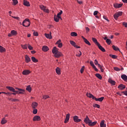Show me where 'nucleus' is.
Returning <instances> with one entry per match:
<instances>
[{
    "instance_id": "f257e3e1",
    "label": "nucleus",
    "mask_w": 127,
    "mask_h": 127,
    "mask_svg": "<svg viewBox=\"0 0 127 127\" xmlns=\"http://www.w3.org/2000/svg\"><path fill=\"white\" fill-rule=\"evenodd\" d=\"M84 122L85 123V124H88V126H90V127H93V126L96 125L97 123V121L92 122L91 120H90V119L89 118L88 116H86Z\"/></svg>"
},
{
    "instance_id": "f03ea898",
    "label": "nucleus",
    "mask_w": 127,
    "mask_h": 127,
    "mask_svg": "<svg viewBox=\"0 0 127 127\" xmlns=\"http://www.w3.org/2000/svg\"><path fill=\"white\" fill-rule=\"evenodd\" d=\"M20 24H22L23 26H24V27H28V26H30V21H29V19H25L21 23V22H19Z\"/></svg>"
},
{
    "instance_id": "7ed1b4c3",
    "label": "nucleus",
    "mask_w": 127,
    "mask_h": 127,
    "mask_svg": "<svg viewBox=\"0 0 127 127\" xmlns=\"http://www.w3.org/2000/svg\"><path fill=\"white\" fill-rule=\"evenodd\" d=\"M121 15H123V12L122 11H119L114 15V17L115 19L117 20L118 18H119V16H121Z\"/></svg>"
},
{
    "instance_id": "20e7f679",
    "label": "nucleus",
    "mask_w": 127,
    "mask_h": 127,
    "mask_svg": "<svg viewBox=\"0 0 127 127\" xmlns=\"http://www.w3.org/2000/svg\"><path fill=\"white\" fill-rule=\"evenodd\" d=\"M54 19L56 22H59V19H61V20H62V18H61V16H59L56 15H54Z\"/></svg>"
},
{
    "instance_id": "39448f33",
    "label": "nucleus",
    "mask_w": 127,
    "mask_h": 127,
    "mask_svg": "<svg viewBox=\"0 0 127 127\" xmlns=\"http://www.w3.org/2000/svg\"><path fill=\"white\" fill-rule=\"evenodd\" d=\"M73 121L75 123H80L82 120L79 119L78 116H75L73 117Z\"/></svg>"
},
{
    "instance_id": "423d86ee",
    "label": "nucleus",
    "mask_w": 127,
    "mask_h": 127,
    "mask_svg": "<svg viewBox=\"0 0 127 127\" xmlns=\"http://www.w3.org/2000/svg\"><path fill=\"white\" fill-rule=\"evenodd\" d=\"M18 91H16L15 93L17 94H21V95L24 94V92H25V90L24 89H22L21 88H20V89H18Z\"/></svg>"
},
{
    "instance_id": "0eeeda50",
    "label": "nucleus",
    "mask_w": 127,
    "mask_h": 127,
    "mask_svg": "<svg viewBox=\"0 0 127 127\" xmlns=\"http://www.w3.org/2000/svg\"><path fill=\"white\" fill-rule=\"evenodd\" d=\"M70 43L71 45H72V46H73L74 47H75V48H77V49L80 48V46L76 45V43H75V42L73 41H70Z\"/></svg>"
},
{
    "instance_id": "6e6552de",
    "label": "nucleus",
    "mask_w": 127,
    "mask_h": 127,
    "mask_svg": "<svg viewBox=\"0 0 127 127\" xmlns=\"http://www.w3.org/2000/svg\"><path fill=\"white\" fill-rule=\"evenodd\" d=\"M69 120H70V114H67L66 115V118L64 120V124H67V123H68V122H69Z\"/></svg>"
},
{
    "instance_id": "1a4fd4ad",
    "label": "nucleus",
    "mask_w": 127,
    "mask_h": 127,
    "mask_svg": "<svg viewBox=\"0 0 127 127\" xmlns=\"http://www.w3.org/2000/svg\"><path fill=\"white\" fill-rule=\"evenodd\" d=\"M40 120H41V119L38 116H35V117H34V118L33 119V121L34 122H36V121H38H38H40Z\"/></svg>"
},
{
    "instance_id": "9d476101",
    "label": "nucleus",
    "mask_w": 127,
    "mask_h": 127,
    "mask_svg": "<svg viewBox=\"0 0 127 127\" xmlns=\"http://www.w3.org/2000/svg\"><path fill=\"white\" fill-rule=\"evenodd\" d=\"M104 97H102L99 98L93 97V100H95V101H98V102H103V101H104Z\"/></svg>"
},
{
    "instance_id": "9b49d317",
    "label": "nucleus",
    "mask_w": 127,
    "mask_h": 127,
    "mask_svg": "<svg viewBox=\"0 0 127 127\" xmlns=\"http://www.w3.org/2000/svg\"><path fill=\"white\" fill-rule=\"evenodd\" d=\"M54 56L57 58H59V57H61V56H62V53L59 51L56 54L54 55Z\"/></svg>"
},
{
    "instance_id": "f8f14e48",
    "label": "nucleus",
    "mask_w": 127,
    "mask_h": 127,
    "mask_svg": "<svg viewBox=\"0 0 127 127\" xmlns=\"http://www.w3.org/2000/svg\"><path fill=\"white\" fill-rule=\"evenodd\" d=\"M42 49L44 52H47V51L49 50V48H48V47L47 46H43Z\"/></svg>"
},
{
    "instance_id": "ddd939ff",
    "label": "nucleus",
    "mask_w": 127,
    "mask_h": 127,
    "mask_svg": "<svg viewBox=\"0 0 127 127\" xmlns=\"http://www.w3.org/2000/svg\"><path fill=\"white\" fill-rule=\"evenodd\" d=\"M118 89L120 90H124V89H126V85L121 84L118 86Z\"/></svg>"
},
{
    "instance_id": "4468645a",
    "label": "nucleus",
    "mask_w": 127,
    "mask_h": 127,
    "mask_svg": "<svg viewBox=\"0 0 127 127\" xmlns=\"http://www.w3.org/2000/svg\"><path fill=\"white\" fill-rule=\"evenodd\" d=\"M38 106V103H37V102H33L31 105L32 109H36Z\"/></svg>"
},
{
    "instance_id": "2eb2a0df",
    "label": "nucleus",
    "mask_w": 127,
    "mask_h": 127,
    "mask_svg": "<svg viewBox=\"0 0 127 127\" xmlns=\"http://www.w3.org/2000/svg\"><path fill=\"white\" fill-rule=\"evenodd\" d=\"M45 36L46 38L49 39H52V36L51 35V32H50V34H45Z\"/></svg>"
},
{
    "instance_id": "dca6fc26",
    "label": "nucleus",
    "mask_w": 127,
    "mask_h": 127,
    "mask_svg": "<svg viewBox=\"0 0 127 127\" xmlns=\"http://www.w3.org/2000/svg\"><path fill=\"white\" fill-rule=\"evenodd\" d=\"M123 6V4H119V3H114V6L115 7V8H120V7H122Z\"/></svg>"
},
{
    "instance_id": "f3484780",
    "label": "nucleus",
    "mask_w": 127,
    "mask_h": 127,
    "mask_svg": "<svg viewBox=\"0 0 127 127\" xmlns=\"http://www.w3.org/2000/svg\"><path fill=\"white\" fill-rule=\"evenodd\" d=\"M22 74L23 75H29V74H30V71L29 70H24Z\"/></svg>"
},
{
    "instance_id": "a211bd4d",
    "label": "nucleus",
    "mask_w": 127,
    "mask_h": 127,
    "mask_svg": "<svg viewBox=\"0 0 127 127\" xmlns=\"http://www.w3.org/2000/svg\"><path fill=\"white\" fill-rule=\"evenodd\" d=\"M6 89H8V90H9V91H11V92H13L14 93H15V92H16L14 88L10 86H6Z\"/></svg>"
},
{
    "instance_id": "6ab92c4d",
    "label": "nucleus",
    "mask_w": 127,
    "mask_h": 127,
    "mask_svg": "<svg viewBox=\"0 0 127 127\" xmlns=\"http://www.w3.org/2000/svg\"><path fill=\"white\" fill-rule=\"evenodd\" d=\"M99 49H100V50H101L102 51V52H106V50H105V49L102 47V46H101V44H99L97 45Z\"/></svg>"
},
{
    "instance_id": "aec40b11",
    "label": "nucleus",
    "mask_w": 127,
    "mask_h": 127,
    "mask_svg": "<svg viewBox=\"0 0 127 127\" xmlns=\"http://www.w3.org/2000/svg\"><path fill=\"white\" fill-rule=\"evenodd\" d=\"M59 52L58 49H57V48H56V47H54L52 50V53L55 55V54H57V52Z\"/></svg>"
},
{
    "instance_id": "412c9836",
    "label": "nucleus",
    "mask_w": 127,
    "mask_h": 127,
    "mask_svg": "<svg viewBox=\"0 0 127 127\" xmlns=\"http://www.w3.org/2000/svg\"><path fill=\"white\" fill-rule=\"evenodd\" d=\"M25 62H26V63H28L30 62V61H31L30 58H29V57L27 55L25 56Z\"/></svg>"
},
{
    "instance_id": "4be33fe9",
    "label": "nucleus",
    "mask_w": 127,
    "mask_h": 127,
    "mask_svg": "<svg viewBox=\"0 0 127 127\" xmlns=\"http://www.w3.org/2000/svg\"><path fill=\"white\" fill-rule=\"evenodd\" d=\"M23 4L26 6H30V4H29V2H28L26 0H23Z\"/></svg>"
},
{
    "instance_id": "5701e85b",
    "label": "nucleus",
    "mask_w": 127,
    "mask_h": 127,
    "mask_svg": "<svg viewBox=\"0 0 127 127\" xmlns=\"http://www.w3.org/2000/svg\"><path fill=\"white\" fill-rule=\"evenodd\" d=\"M92 41L94 42V43H95V44H96V45H97V46L100 44V43L98 42L97 39L95 38H92Z\"/></svg>"
},
{
    "instance_id": "b1692460",
    "label": "nucleus",
    "mask_w": 127,
    "mask_h": 127,
    "mask_svg": "<svg viewBox=\"0 0 127 127\" xmlns=\"http://www.w3.org/2000/svg\"><path fill=\"white\" fill-rule=\"evenodd\" d=\"M121 78L124 80V81H125L126 82H127V76L126 74H123L121 75Z\"/></svg>"
},
{
    "instance_id": "393cba45",
    "label": "nucleus",
    "mask_w": 127,
    "mask_h": 127,
    "mask_svg": "<svg viewBox=\"0 0 127 127\" xmlns=\"http://www.w3.org/2000/svg\"><path fill=\"white\" fill-rule=\"evenodd\" d=\"M108 82H109V83H110V84H111V85H112L113 86H115V85H116V81H115L111 79H109L108 80Z\"/></svg>"
},
{
    "instance_id": "a878e982",
    "label": "nucleus",
    "mask_w": 127,
    "mask_h": 127,
    "mask_svg": "<svg viewBox=\"0 0 127 127\" xmlns=\"http://www.w3.org/2000/svg\"><path fill=\"white\" fill-rule=\"evenodd\" d=\"M56 72L58 73V75H60L61 74V70L59 67H57L56 69Z\"/></svg>"
},
{
    "instance_id": "bb28decb",
    "label": "nucleus",
    "mask_w": 127,
    "mask_h": 127,
    "mask_svg": "<svg viewBox=\"0 0 127 127\" xmlns=\"http://www.w3.org/2000/svg\"><path fill=\"white\" fill-rule=\"evenodd\" d=\"M86 96L87 97H88V98H92V99H93V100H94L93 98H95V96H94V95H93L91 93H87L86 94Z\"/></svg>"
},
{
    "instance_id": "cd10ccee",
    "label": "nucleus",
    "mask_w": 127,
    "mask_h": 127,
    "mask_svg": "<svg viewBox=\"0 0 127 127\" xmlns=\"http://www.w3.org/2000/svg\"><path fill=\"white\" fill-rule=\"evenodd\" d=\"M6 123H7V121L5 120V118H3L1 121V125H4V124H6Z\"/></svg>"
},
{
    "instance_id": "c85d7f7f",
    "label": "nucleus",
    "mask_w": 127,
    "mask_h": 127,
    "mask_svg": "<svg viewBox=\"0 0 127 127\" xmlns=\"http://www.w3.org/2000/svg\"><path fill=\"white\" fill-rule=\"evenodd\" d=\"M31 60L33 61V62H34L35 63L38 62V60H37V59H36V58H35V57H32Z\"/></svg>"
},
{
    "instance_id": "c756f323",
    "label": "nucleus",
    "mask_w": 127,
    "mask_h": 127,
    "mask_svg": "<svg viewBox=\"0 0 127 127\" xmlns=\"http://www.w3.org/2000/svg\"><path fill=\"white\" fill-rule=\"evenodd\" d=\"M105 121H102L100 123V127H106V124H105Z\"/></svg>"
},
{
    "instance_id": "7c9ffc66",
    "label": "nucleus",
    "mask_w": 127,
    "mask_h": 127,
    "mask_svg": "<svg viewBox=\"0 0 127 127\" xmlns=\"http://www.w3.org/2000/svg\"><path fill=\"white\" fill-rule=\"evenodd\" d=\"M95 76L96 77H97V78L99 79V80H102V75H101V74H100L99 73H96L95 74Z\"/></svg>"
},
{
    "instance_id": "2f4dec72",
    "label": "nucleus",
    "mask_w": 127,
    "mask_h": 127,
    "mask_svg": "<svg viewBox=\"0 0 127 127\" xmlns=\"http://www.w3.org/2000/svg\"><path fill=\"white\" fill-rule=\"evenodd\" d=\"M112 48H113L114 50H115V51H120V49L118 47H116L115 46L113 45Z\"/></svg>"
},
{
    "instance_id": "473e14b6",
    "label": "nucleus",
    "mask_w": 127,
    "mask_h": 127,
    "mask_svg": "<svg viewBox=\"0 0 127 127\" xmlns=\"http://www.w3.org/2000/svg\"><path fill=\"white\" fill-rule=\"evenodd\" d=\"M5 49L1 47V46H0V52L3 53V52H5Z\"/></svg>"
},
{
    "instance_id": "72a5a7b5",
    "label": "nucleus",
    "mask_w": 127,
    "mask_h": 127,
    "mask_svg": "<svg viewBox=\"0 0 127 127\" xmlns=\"http://www.w3.org/2000/svg\"><path fill=\"white\" fill-rule=\"evenodd\" d=\"M70 35L71 36L75 37V36H77L78 34H77V33L75 32H72L70 33Z\"/></svg>"
},
{
    "instance_id": "f704fd0d",
    "label": "nucleus",
    "mask_w": 127,
    "mask_h": 127,
    "mask_svg": "<svg viewBox=\"0 0 127 127\" xmlns=\"http://www.w3.org/2000/svg\"><path fill=\"white\" fill-rule=\"evenodd\" d=\"M26 90H27V91H28V92H31V87H30V85H28V86H27Z\"/></svg>"
},
{
    "instance_id": "c9c22d12",
    "label": "nucleus",
    "mask_w": 127,
    "mask_h": 127,
    "mask_svg": "<svg viewBox=\"0 0 127 127\" xmlns=\"http://www.w3.org/2000/svg\"><path fill=\"white\" fill-rule=\"evenodd\" d=\"M11 34H12V35H16L17 34V33H16V31L15 30H12L11 31Z\"/></svg>"
},
{
    "instance_id": "e433bc0d",
    "label": "nucleus",
    "mask_w": 127,
    "mask_h": 127,
    "mask_svg": "<svg viewBox=\"0 0 127 127\" xmlns=\"http://www.w3.org/2000/svg\"><path fill=\"white\" fill-rule=\"evenodd\" d=\"M85 43H86V44H87L88 45H91V43H90V42H89V41H88V40H87V39H86L84 41Z\"/></svg>"
},
{
    "instance_id": "4c0bfd02",
    "label": "nucleus",
    "mask_w": 127,
    "mask_h": 127,
    "mask_svg": "<svg viewBox=\"0 0 127 127\" xmlns=\"http://www.w3.org/2000/svg\"><path fill=\"white\" fill-rule=\"evenodd\" d=\"M37 112H38L37 109H36L35 108L33 109V114L34 115H36L37 114Z\"/></svg>"
},
{
    "instance_id": "58836bf2",
    "label": "nucleus",
    "mask_w": 127,
    "mask_h": 127,
    "mask_svg": "<svg viewBox=\"0 0 127 127\" xmlns=\"http://www.w3.org/2000/svg\"><path fill=\"white\" fill-rule=\"evenodd\" d=\"M106 42L108 44H109V45H110L111 43H112V41H111L110 39H107L106 40Z\"/></svg>"
},
{
    "instance_id": "ea45409f",
    "label": "nucleus",
    "mask_w": 127,
    "mask_h": 127,
    "mask_svg": "<svg viewBox=\"0 0 127 127\" xmlns=\"http://www.w3.org/2000/svg\"><path fill=\"white\" fill-rule=\"evenodd\" d=\"M12 1L13 2V5H16V4H17L18 3V1L17 0H12Z\"/></svg>"
},
{
    "instance_id": "a19ab883",
    "label": "nucleus",
    "mask_w": 127,
    "mask_h": 127,
    "mask_svg": "<svg viewBox=\"0 0 127 127\" xmlns=\"http://www.w3.org/2000/svg\"><path fill=\"white\" fill-rule=\"evenodd\" d=\"M109 56L110 57H112L113 59H117V56L114 55H110Z\"/></svg>"
},
{
    "instance_id": "79ce46f5",
    "label": "nucleus",
    "mask_w": 127,
    "mask_h": 127,
    "mask_svg": "<svg viewBox=\"0 0 127 127\" xmlns=\"http://www.w3.org/2000/svg\"><path fill=\"white\" fill-rule=\"evenodd\" d=\"M43 10L45 12H47V13H49V10L48 9H47V8H46V7H45V8Z\"/></svg>"
},
{
    "instance_id": "37998d69",
    "label": "nucleus",
    "mask_w": 127,
    "mask_h": 127,
    "mask_svg": "<svg viewBox=\"0 0 127 127\" xmlns=\"http://www.w3.org/2000/svg\"><path fill=\"white\" fill-rule=\"evenodd\" d=\"M21 47L23 49H27V46L26 45H21Z\"/></svg>"
},
{
    "instance_id": "c03bdc74",
    "label": "nucleus",
    "mask_w": 127,
    "mask_h": 127,
    "mask_svg": "<svg viewBox=\"0 0 127 127\" xmlns=\"http://www.w3.org/2000/svg\"><path fill=\"white\" fill-rule=\"evenodd\" d=\"M94 108H97L98 109H100V105L99 104H94L93 105Z\"/></svg>"
},
{
    "instance_id": "a18cd8bd",
    "label": "nucleus",
    "mask_w": 127,
    "mask_h": 127,
    "mask_svg": "<svg viewBox=\"0 0 127 127\" xmlns=\"http://www.w3.org/2000/svg\"><path fill=\"white\" fill-rule=\"evenodd\" d=\"M45 6L43 5H40V8H41V9H42V10H44V8H45Z\"/></svg>"
},
{
    "instance_id": "49530a36",
    "label": "nucleus",
    "mask_w": 127,
    "mask_h": 127,
    "mask_svg": "<svg viewBox=\"0 0 127 127\" xmlns=\"http://www.w3.org/2000/svg\"><path fill=\"white\" fill-rule=\"evenodd\" d=\"M114 69L115 71H121V69H120L119 67H114Z\"/></svg>"
},
{
    "instance_id": "de8ad7c7",
    "label": "nucleus",
    "mask_w": 127,
    "mask_h": 127,
    "mask_svg": "<svg viewBox=\"0 0 127 127\" xmlns=\"http://www.w3.org/2000/svg\"><path fill=\"white\" fill-rule=\"evenodd\" d=\"M48 98H49V96L48 95H44L43 96V99H44V100H46V99H48Z\"/></svg>"
},
{
    "instance_id": "09e8293b",
    "label": "nucleus",
    "mask_w": 127,
    "mask_h": 127,
    "mask_svg": "<svg viewBox=\"0 0 127 127\" xmlns=\"http://www.w3.org/2000/svg\"><path fill=\"white\" fill-rule=\"evenodd\" d=\"M28 48L29 49V50H33V47H32V46H31L30 45H28Z\"/></svg>"
},
{
    "instance_id": "8fccbe9b",
    "label": "nucleus",
    "mask_w": 127,
    "mask_h": 127,
    "mask_svg": "<svg viewBox=\"0 0 127 127\" xmlns=\"http://www.w3.org/2000/svg\"><path fill=\"white\" fill-rule=\"evenodd\" d=\"M85 68V66H83L81 67V68L80 69V73L82 74L83 73V72H84V69Z\"/></svg>"
},
{
    "instance_id": "3c124183",
    "label": "nucleus",
    "mask_w": 127,
    "mask_h": 127,
    "mask_svg": "<svg viewBox=\"0 0 127 127\" xmlns=\"http://www.w3.org/2000/svg\"><path fill=\"white\" fill-rule=\"evenodd\" d=\"M90 64L91 66H92V67H94L95 64H94V63H93V61H90Z\"/></svg>"
},
{
    "instance_id": "603ef678",
    "label": "nucleus",
    "mask_w": 127,
    "mask_h": 127,
    "mask_svg": "<svg viewBox=\"0 0 127 127\" xmlns=\"http://www.w3.org/2000/svg\"><path fill=\"white\" fill-rule=\"evenodd\" d=\"M62 13H63V11L60 10V12L58 13L57 16H61L60 15H61V14H62Z\"/></svg>"
},
{
    "instance_id": "864d4df0",
    "label": "nucleus",
    "mask_w": 127,
    "mask_h": 127,
    "mask_svg": "<svg viewBox=\"0 0 127 127\" xmlns=\"http://www.w3.org/2000/svg\"><path fill=\"white\" fill-rule=\"evenodd\" d=\"M2 94H5L6 95H8V96H11V93H6V92H2Z\"/></svg>"
},
{
    "instance_id": "5fc2aeb1",
    "label": "nucleus",
    "mask_w": 127,
    "mask_h": 127,
    "mask_svg": "<svg viewBox=\"0 0 127 127\" xmlns=\"http://www.w3.org/2000/svg\"><path fill=\"white\" fill-rule=\"evenodd\" d=\"M34 31L33 35H34V36H38V33L37 32H35L34 31Z\"/></svg>"
},
{
    "instance_id": "6e6d98bb",
    "label": "nucleus",
    "mask_w": 127,
    "mask_h": 127,
    "mask_svg": "<svg viewBox=\"0 0 127 127\" xmlns=\"http://www.w3.org/2000/svg\"><path fill=\"white\" fill-rule=\"evenodd\" d=\"M81 55H82V53L81 52V51H79L78 54L76 55V56H77V57H80V56H81Z\"/></svg>"
},
{
    "instance_id": "4d7b16f0",
    "label": "nucleus",
    "mask_w": 127,
    "mask_h": 127,
    "mask_svg": "<svg viewBox=\"0 0 127 127\" xmlns=\"http://www.w3.org/2000/svg\"><path fill=\"white\" fill-rule=\"evenodd\" d=\"M13 18H14L15 19H17V20H20V18L16 16H12Z\"/></svg>"
},
{
    "instance_id": "13d9d810",
    "label": "nucleus",
    "mask_w": 127,
    "mask_h": 127,
    "mask_svg": "<svg viewBox=\"0 0 127 127\" xmlns=\"http://www.w3.org/2000/svg\"><path fill=\"white\" fill-rule=\"evenodd\" d=\"M58 45L59 48H62V46H63V44H62V43H61V44H59Z\"/></svg>"
},
{
    "instance_id": "bf43d9fd",
    "label": "nucleus",
    "mask_w": 127,
    "mask_h": 127,
    "mask_svg": "<svg viewBox=\"0 0 127 127\" xmlns=\"http://www.w3.org/2000/svg\"><path fill=\"white\" fill-rule=\"evenodd\" d=\"M122 94H124V95H125V96H127V91H122Z\"/></svg>"
},
{
    "instance_id": "052dcab7",
    "label": "nucleus",
    "mask_w": 127,
    "mask_h": 127,
    "mask_svg": "<svg viewBox=\"0 0 127 127\" xmlns=\"http://www.w3.org/2000/svg\"><path fill=\"white\" fill-rule=\"evenodd\" d=\"M86 31L87 33L89 32L90 31V29H89V27H85Z\"/></svg>"
},
{
    "instance_id": "680f3d73",
    "label": "nucleus",
    "mask_w": 127,
    "mask_h": 127,
    "mask_svg": "<svg viewBox=\"0 0 127 127\" xmlns=\"http://www.w3.org/2000/svg\"><path fill=\"white\" fill-rule=\"evenodd\" d=\"M98 13H99V12L98 11H95L93 14L94 15H97Z\"/></svg>"
},
{
    "instance_id": "e2e57ef3",
    "label": "nucleus",
    "mask_w": 127,
    "mask_h": 127,
    "mask_svg": "<svg viewBox=\"0 0 127 127\" xmlns=\"http://www.w3.org/2000/svg\"><path fill=\"white\" fill-rule=\"evenodd\" d=\"M94 64L95 65H96V66H97L98 64H99V63H98V61H97V60H95Z\"/></svg>"
},
{
    "instance_id": "0e129e2a",
    "label": "nucleus",
    "mask_w": 127,
    "mask_h": 127,
    "mask_svg": "<svg viewBox=\"0 0 127 127\" xmlns=\"http://www.w3.org/2000/svg\"><path fill=\"white\" fill-rule=\"evenodd\" d=\"M12 102H18V99H13L11 100Z\"/></svg>"
},
{
    "instance_id": "69168bd1",
    "label": "nucleus",
    "mask_w": 127,
    "mask_h": 127,
    "mask_svg": "<svg viewBox=\"0 0 127 127\" xmlns=\"http://www.w3.org/2000/svg\"><path fill=\"white\" fill-rule=\"evenodd\" d=\"M61 43V40H59L57 42L56 44H58V45L59 44H60Z\"/></svg>"
},
{
    "instance_id": "338daca9",
    "label": "nucleus",
    "mask_w": 127,
    "mask_h": 127,
    "mask_svg": "<svg viewBox=\"0 0 127 127\" xmlns=\"http://www.w3.org/2000/svg\"><path fill=\"white\" fill-rule=\"evenodd\" d=\"M123 25H124L125 27H127V22H123Z\"/></svg>"
},
{
    "instance_id": "774afa93",
    "label": "nucleus",
    "mask_w": 127,
    "mask_h": 127,
    "mask_svg": "<svg viewBox=\"0 0 127 127\" xmlns=\"http://www.w3.org/2000/svg\"><path fill=\"white\" fill-rule=\"evenodd\" d=\"M103 18L104 19H105V20H107V21H109V19H108V18H107V17L106 16H103Z\"/></svg>"
}]
</instances>
